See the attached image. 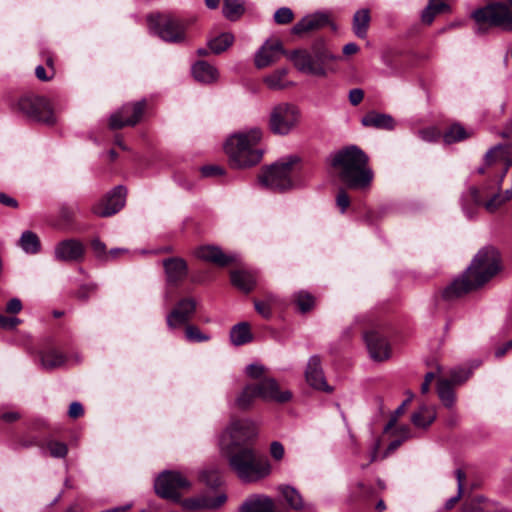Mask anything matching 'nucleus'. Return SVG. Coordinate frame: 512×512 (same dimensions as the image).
<instances>
[{"label": "nucleus", "instance_id": "f257e3e1", "mask_svg": "<svg viewBox=\"0 0 512 512\" xmlns=\"http://www.w3.org/2000/svg\"><path fill=\"white\" fill-rule=\"evenodd\" d=\"M500 255L493 247L481 249L464 274L443 291L446 300H452L487 283L500 271Z\"/></svg>", "mask_w": 512, "mask_h": 512}, {"label": "nucleus", "instance_id": "f03ea898", "mask_svg": "<svg viewBox=\"0 0 512 512\" xmlns=\"http://www.w3.org/2000/svg\"><path fill=\"white\" fill-rule=\"evenodd\" d=\"M327 161L349 188L366 189L371 185L374 173L368 165V156L358 146L339 149L331 153Z\"/></svg>", "mask_w": 512, "mask_h": 512}, {"label": "nucleus", "instance_id": "7ed1b4c3", "mask_svg": "<svg viewBox=\"0 0 512 512\" xmlns=\"http://www.w3.org/2000/svg\"><path fill=\"white\" fill-rule=\"evenodd\" d=\"M222 454L227 457L230 469L244 483H255L267 478L272 466L266 456L260 455L251 445L226 447L225 437L220 442Z\"/></svg>", "mask_w": 512, "mask_h": 512}, {"label": "nucleus", "instance_id": "20e7f679", "mask_svg": "<svg viewBox=\"0 0 512 512\" xmlns=\"http://www.w3.org/2000/svg\"><path fill=\"white\" fill-rule=\"evenodd\" d=\"M262 139V130L258 127L231 135L224 144V150L231 166L248 168L258 164L263 150L258 144Z\"/></svg>", "mask_w": 512, "mask_h": 512}, {"label": "nucleus", "instance_id": "39448f33", "mask_svg": "<svg viewBox=\"0 0 512 512\" xmlns=\"http://www.w3.org/2000/svg\"><path fill=\"white\" fill-rule=\"evenodd\" d=\"M287 57L300 72L320 77L327 75L329 62L336 59L323 40L315 41L309 50H294Z\"/></svg>", "mask_w": 512, "mask_h": 512}, {"label": "nucleus", "instance_id": "423d86ee", "mask_svg": "<svg viewBox=\"0 0 512 512\" xmlns=\"http://www.w3.org/2000/svg\"><path fill=\"white\" fill-rule=\"evenodd\" d=\"M195 18H179L171 14H149V30L169 43H182L186 40V30L195 22Z\"/></svg>", "mask_w": 512, "mask_h": 512}, {"label": "nucleus", "instance_id": "0eeeda50", "mask_svg": "<svg viewBox=\"0 0 512 512\" xmlns=\"http://www.w3.org/2000/svg\"><path fill=\"white\" fill-rule=\"evenodd\" d=\"M472 17L477 25V33H484L488 27L512 31V0L488 4L475 10Z\"/></svg>", "mask_w": 512, "mask_h": 512}, {"label": "nucleus", "instance_id": "6e6552de", "mask_svg": "<svg viewBox=\"0 0 512 512\" xmlns=\"http://www.w3.org/2000/svg\"><path fill=\"white\" fill-rule=\"evenodd\" d=\"M299 163L297 156H288L273 163L258 176L259 183L273 191H287L293 188L292 174Z\"/></svg>", "mask_w": 512, "mask_h": 512}, {"label": "nucleus", "instance_id": "1a4fd4ad", "mask_svg": "<svg viewBox=\"0 0 512 512\" xmlns=\"http://www.w3.org/2000/svg\"><path fill=\"white\" fill-rule=\"evenodd\" d=\"M300 119V110L295 105L282 102L271 108L268 127L273 134L286 136L296 129Z\"/></svg>", "mask_w": 512, "mask_h": 512}, {"label": "nucleus", "instance_id": "9d476101", "mask_svg": "<svg viewBox=\"0 0 512 512\" xmlns=\"http://www.w3.org/2000/svg\"><path fill=\"white\" fill-rule=\"evenodd\" d=\"M190 486L188 479L177 471H163L154 482L155 493L173 502H180L181 490H187Z\"/></svg>", "mask_w": 512, "mask_h": 512}, {"label": "nucleus", "instance_id": "9b49d317", "mask_svg": "<svg viewBox=\"0 0 512 512\" xmlns=\"http://www.w3.org/2000/svg\"><path fill=\"white\" fill-rule=\"evenodd\" d=\"M17 108L32 120L51 125L55 123V117L49 101L38 96L21 97Z\"/></svg>", "mask_w": 512, "mask_h": 512}, {"label": "nucleus", "instance_id": "f8f14e48", "mask_svg": "<svg viewBox=\"0 0 512 512\" xmlns=\"http://www.w3.org/2000/svg\"><path fill=\"white\" fill-rule=\"evenodd\" d=\"M257 435L255 424L248 420H235L230 423L220 437L219 443L225 437L226 447H244L250 445Z\"/></svg>", "mask_w": 512, "mask_h": 512}, {"label": "nucleus", "instance_id": "ddd939ff", "mask_svg": "<svg viewBox=\"0 0 512 512\" xmlns=\"http://www.w3.org/2000/svg\"><path fill=\"white\" fill-rule=\"evenodd\" d=\"M127 189L122 186L113 188L104 199L92 206V212L99 217H109L118 213L126 203Z\"/></svg>", "mask_w": 512, "mask_h": 512}, {"label": "nucleus", "instance_id": "4468645a", "mask_svg": "<svg viewBox=\"0 0 512 512\" xmlns=\"http://www.w3.org/2000/svg\"><path fill=\"white\" fill-rule=\"evenodd\" d=\"M197 304L194 297L181 298L166 316L168 328L175 330L187 324L196 313Z\"/></svg>", "mask_w": 512, "mask_h": 512}, {"label": "nucleus", "instance_id": "2eb2a0df", "mask_svg": "<svg viewBox=\"0 0 512 512\" xmlns=\"http://www.w3.org/2000/svg\"><path fill=\"white\" fill-rule=\"evenodd\" d=\"M145 105L144 100L123 105L110 116L109 127L111 129H121L125 126L136 125L144 113Z\"/></svg>", "mask_w": 512, "mask_h": 512}, {"label": "nucleus", "instance_id": "dca6fc26", "mask_svg": "<svg viewBox=\"0 0 512 512\" xmlns=\"http://www.w3.org/2000/svg\"><path fill=\"white\" fill-rule=\"evenodd\" d=\"M255 393L258 398L264 401L277 403H286L292 399V393L289 390H281L276 379L265 377L260 382L254 384Z\"/></svg>", "mask_w": 512, "mask_h": 512}, {"label": "nucleus", "instance_id": "f3484780", "mask_svg": "<svg viewBox=\"0 0 512 512\" xmlns=\"http://www.w3.org/2000/svg\"><path fill=\"white\" fill-rule=\"evenodd\" d=\"M508 154V148L501 144L492 147L485 154V165L487 167H492L494 165L501 167V173L496 183L498 190H501L502 183L508 172V169L509 167H512V159Z\"/></svg>", "mask_w": 512, "mask_h": 512}, {"label": "nucleus", "instance_id": "a211bd4d", "mask_svg": "<svg viewBox=\"0 0 512 512\" xmlns=\"http://www.w3.org/2000/svg\"><path fill=\"white\" fill-rule=\"evenodd\" d=\"M84 255L85 246L77 239L60 241L54 248V257L61 262H80Z\"/></svg>", "mask_w": 512, "mask_h": 512}, {"label": "nucleus", "instance_id": "6ab92c4d", "mask_svg": "<svg viewBox=\"0 0 512 512\" xmlns=\"http://www.w3.org/2000/svg\"><path fill=\"white\" fill-rule=\"evenodd\" d=\"M305 378L309 386L313 389L327 393L332 392V388L326 381L321 365V359L318 355H313L309 358L305 370Z\"/></svg>", "mask_w": 512, "mask_h": 512}, {"label": "nucleus", "instance_id": "aec40b11", "mask_svg": "<svg viewBox=\"0 0 512 512\" xmlns=\"http://www.w3.org/2000/svg\"><path fill=\"white\" fill-rule=\"evenodd\" d=\"M364 340L370 357L374 361H384L390 357L391 349L388 341L377 331L365 333Z\"/></svg>", "mask_w": 512, "mask_h": 512}, {"label": "nucleus", "instance_id": "412c9836", "mask_svg": "<svg viewBox=\"0 0 512 512\" xmlns=\"http://www.w3.org/2000/svg\"><path fill=\"white\" fill-rule=\"evenodd\" d=\"M283 54L286 52L279 40L266 41L255 55V65L260 69L267 67L278 61Z\"/></svg>", "mask_w": 512, "mask_h": 512}, {"label": "nucleus", "instance_id": "4be33fe9", "mask_svg": "<svg viewBox=\"0 0 512 512\" xmlns=\"http://www.w3.org/2000/svg\"><path fill=\"white\" fill-rule=\"evenodd\" d=\"M227 501V495L220 493L215 497L210 496H198L184 500H180L181 505L188 511L197 510H215L221 507Z\"/></svg>", "mask_w": 512, "mask_h": 512}, {"label": "nucleus", "instance_id": "5701e85b", "mask_svg": "<svg viewBox=\"0 0 512 512\" xmlns=\"http://www.w3.org/2000/svg\"><path fill=\"white\" fill-rule=\"evenodd\" d=\"M194 254L198 259L220 267L227 266L236 260L235 255H227L219 247L213 245L200 246L195 249Z\"/></svg>", "mask_w": 512, "mask_h": 512}, {"label": "nucleus", "instance_id": "b1692460", "mask_svg": "<svg viewBox=\"0 0 512 512\" xmlns=\"http://www.w3.org/2000/svg\"><path fill=\"white\" fill-rule=\"evenodd\" d=\"M166 279L169 284L177 285L182 282L188 274V267L185 260L172 257L163 261Z\"/></svg>", "mask_w": 512, "mask_h": 512}, {"label": "nucleus", "instance_id": "393cba45", "mask_svg": "<svg viewBox=\"0 0 512 512\" xmlns=\"http://www.w3.org/2000/svg\"><path fill=\"white\" fill-rule=\"evenodd\" d=\"M469 191L474 203L477 205H483L489 213L496 212L506 202L512 199V197H507L506 191L501 192L497 189V192L493 193L487 201L483 202L480 190L478 188L471 187Z\"/></svg>", "mask_w": 512, "mask_h": 512}, {"label": "nucleus", "instance_id": "a878e982", "mask_svg": "<svg viewBox=\"0 0 512 512\" xmlns=\"http://www.w3.org/2000/svg\"><path fill=\"white\" fill-rule=\"evenodd\" d=\"M239 512H275V504L267 495L253 494L245 499Z\"/></svg>", "mask_w": 512, "mask_h": 512}, {"label": "nucleus", "instance_id": "bb28decb", "mask_svg": "<svg viewBox=\"0 0 512 512\" xmlns=\"http://www.w3.org/2000/svg\"><path fill=\"white\" fill-rule=\"evenodd\" d=\"M328 23V15L325 13L317 12L311 15H307L303 17L299 22H297L292 28V33L302 34L305 32L318 30L326 26Z\"/></svg>", "mask_w": 512, "mask_h": 512}, {"label": "nucleus", "instance_id": "cd10ccee", "mask_svg": "<svg viewBox=\"0 0 512 512\" xmlns=\"http://www.w3.org/2000/svg\"><path fill=\"white\" fill-rule=\"evenodd\" d=\"M278 491L287 505L296 511H312V505L305 503L301 493L291 485H280Z\"/></svg>", "mask_w": 512, "mask_h": 512}, {"label": "nucleus", "instance_id": "c85d7f7f", "mask_svg": "<svg viewBox=\"0 0 512 512\" xmlns=\"http://www.w3.org/2000/svg\"><path fill=\"white\" fill-rule=\"evenodd\" d=\"M361 123L365 127H373L376 129L393 130L395 121L389 114L378 113L376 111L368 112L362 119Z\"/></svg>", "mask_w": 512, "mask_h": 512}, {"label": "nucleus", "instance_id": "c756f323", "mask_svg": "<svg viewBox=\"0 0 512 512\" xmlns=\"http://www.w3.org/2000/svg\"><path fill=\"white\" fill-rule=\"evenodd\" d=\"M192 75L198 82L210 84L217 81L218 70L206 61H198L192 66Z\"/></svg>", "mask_w": 512, "mask_h": 512}, {"label": "nucleus", "instance_id": "7c9ffc66", "mask_svg": "<svg viewBox=\"0 0 512 512\" xmlns=\"http://www.w3.org/2000/svg\"><path fill=\"white\" fill-rule=\"evenodd\" d=\"M232 284L243 292H250L256 285L254 273L246 270H235L231 272Z\"/></svg>", "mask_w": 512, "mask_h": 512}, {"label": "nucleus", "instance_id": "2f4dec72", "mask_svg": "<svg viewBox=\"0 0 512 512\" xmlns=\"http://www.w3.org/2000/svg\"><path fill=\"white\" fill-rule=\"evenodd\" d=\"M41 365L46 370H53L63 366L66 356L55 348L44 350L40 354Z\"/></svg>", "mask_w": 512, "mask_h": 512}, {"label": "nucleus", "instance_id": "473e14b6", "mask_svg": "<svg viewBox=\"0 0 512 512\" xmlns=\"http://www.w3.org/2000/svg\"><path fill=\"white\" fill-rule=\"evenodd\" d=\"M436 419V412L433 407L422 405L411 416V422L417 428H426Z\"/></svg>", "mask_w": 512, "mask_h": 512}, {"label": "nucleus", "instance_id": "72a5a7b5", "mask_svg": "<svg viewBox=\"0 0 512 512\" xmlns=\"http://www.w3.org/2000/svg\"><path fill=\"white\" fill-rule=\"evenodd\" d=\"M253 335L250 326L246 322H241L232 327L230 331V340L235 346H241L252 341Z\"/></svg>", "mask_w": 512, "mask_h": 512}, {"label": "nucleus", "instance_id": "f704fd0d", "mask_svg": "<svg viewBox=\"0 0 512 512\" xmlns=\"http://www.w3.org/2000/svg\"><path fill=\"white\" fill-rule=\"evenodd\" d=\"M370 11L368 9L358 10L353 16V31L361 39L366 38L370 24Z\"/></svg>", "mask_w": 512, "mask_h": 512}, {"label": "nucleus", "instance_id": "c9c22d12", "mask_svg": "<svg viewBox=\"0 0 512 512\" xmlns=\"http://www.w3.org/2000/svg\"><path fill=\"white\" fill-rule=\"evenodd\" d=\"M19 246L25 253L36 254L41 249L40 239L36 233L27 230L24 231L18 241Z\"/></svg>", "mask_w": 512, "mask_h": 512}, {"label": "nucleus", "instance_id": "e433bc0d", "mask_svg": "<svg viewBox=\"0 0 512 512\" xmlns=\"http://www.w3.org/2000/svg\"><path fill=\"white\" fill-rule=\"evenodd\" d=\"M437 393L439 396V399L441 400L442 404L448 408L452 409L454 407L456 397L454 389L451 385V382L448 380H440L437 383Z\"/></svg>", "mask_w": 512, "mask_h": 512}, {"label": "nucleus", "instance_id": "4c0bfd02", "mask_svg": "<svg viewBox=\"0 0 512 512\" xmlns=\"http://www.w3.org/2000/svg\"><path fill=\"white\" fill-rule=\"evenodd\" d=\"M449 9L446 0H429L427 7L422 12V21L431 24L435 16Z\"/></svg>", "mask_w": 512, "mask_h": 512}, {"label": "nucleus", "instance_id": "58836bf2", "mask_svg": "<svg viewBox=\"0 0 512 512\" xmlns=\"http://www.w3.org/2000/svg\"><path fill=\"white\" fill-rule=\"evenodd\" d=\"M234 42V36L231 33H222L208 42L209 49L214 54H220L227 50Z\"/></svg>", "mask_w": 512, "mask_h": 512}, {"label": "nucleus", "instance_id": "ea45409f", "mask_svg": "<svg viewBox=\"0 0 512 512\" xmlns=\"http://www.w3.org/2000/svg\"><path fill=\"white\" fill-rule=\"evenodd\" d=\"M223 15L229 20L238 19L244 12V6L240 0H224Z\"/></svg>", "mask_w": 512, "mask_h": 512}, {"label": "nucleus", "instance_id": "a19ab883", "mask_svg": "<svg viewBox=\"0 0 512 512\" xmlns=\"http://www.w3.org/2000/svg\"><path fill=\"white\" fill-rule=\"evenodd\" d=\"M183 326L185 339L188 342L201 343L210 340V335L203 333L198 326L190 324L189 322Z\"/></svg>", "mask_w": 512, "mask_h": 512}, {"label": "nucleus", "instance_id": "79ce46f5", "mask_svg": "<svg viewBox=\"0 0 512 512\" xmlns=\"http://www.w3.org/2000/svg\"><path fill=\"white\" fill-rule=\"evenodd\" d=\"M255 398H258V395L255 393L254 384L247 385L237 397L236 404L240 409H247L252 405Z\"/></svg>", "mask_w": 512, "mask_h": 512}, {"label": "nucleus", "instance_id": "37998d69", "mask_svg": "<svg viewBox=\"0 0 512 512\" xmlns=\"http://www.w3.org/2000/svg\"><path fill=\"white\" fill-rule=\"evenodd\" d=\"M467 137L466 130L459 124L452 125L443 135L444 142L447 144L461 141Z\"/></svg>", "mask_w": 512, "mask_h": 512}, {"label": "nucleus", "instance_id": "c03bdc74", "mask_svg": "<svg viewBox=\"0 0 512 512\" xmlns=\"http://www.w3.org/2000/svg\"><path fill=\"white\" fill-rule=\"evenodd\" d=\"M294 297L298 309L302 313H306L314 307L315 299L311 294L305 291H299L298 293L295 294Z\"/></svg>", "mask_w": 512, "mask_h": 512}, {"label": "nucleus", "instance_id": "a18cd8bd", "mask_svg": "<svg viewBox=\"0 0 512 512\" xmlns=\"http://www.w3.org/2000/svg\"><path fill=\"white\" fill-rule=\"evenodd\" d=\"M44 449L49 451V454L53 458H64L68 453V447L65 443L49 440L44 444Z\"/></svg>", "mask_w": 512, "mask_h": 512}, {"label": "nucleus", "instance_id": "49530a36", "mask_svg": "<svg viewBox=\"0 0 512 512\" xmlns=\"http://www.w3.org/2000/svg\"><path fill=\"white\" fill-rule=\"evenodd\" d=\"M287 74L286 69H279L264 78V83L273 90L281 89L284 87L283 79Z\"/></svg>", "mask_w": 512, "mask_h": 512}, {"label": "nucleus", "instance_id": "de8ad7c7", "mask_svg": "<svg viewBox=\"0 0 512 512\" xmlns=\"http://www.w3.org/2000/svg\"><path fill=\"white\" fill-rule=\"evenodd\" d=\"M412 397H413V395L411 394L410 397L408 399H406L405 401H403L402 404L394 411L390 420L388 421V423L386 424V426L384 428V432L390 431L395 426V424L398 421V418L405 412L406 406L409 404Z\"/></svg>", "mask_w": 512, "mask_h": 512}, {"label": "nucleus", "instance_id": "09e8293b", "mask_svg": "<svg viewBox=\"0 0 512 512\" xmlns=\"http://www.w3.org/2000/svg\"><path fill=\"white\" fill-rule=\"evenodd\" d=\"M294 14L288 7L279 8L274 14V21L277 24H288L293 20Z\"/></svg>", "mask_w": 512, "mask_h": 512}, {"label": "nucleus", "instance_id": "8fccbe9b", "mask_svg": "<svg viewBox=\"0 0 512 512\" xmlns=\"http://www.w3.org/2000/svg\"><path fill=\"white\" fill-rule=\"evenodd\" d=\"M21 320L16 316H5L0 314V328L4 330H13L19 324H21Z\"/></svg>", "mask_w": 512, "mask_h": 512}, {"label": "nucleus", "instance_id": "3c124183", "mask_svg": "<svg viewBox=\"0 0 512 512\" xmlns=\"http://www.w3.org/2000/svg\"><path fill=\"white\" fill-rule=\"evenodd\" d=\"M91 247L96 257L100 260L107 261L108 254L106 252V245L99 239H94L91 242Z\"/></svg>", "mask_w": 512, "mask_h": 512}, {"label": "nucleus", "instance_id": "603ef678", "mask_svg": "<svg viewBox=\"0 0 512 512\" xmlns=\"http://www.w3.org/2000/svg\"><path fill=\"white\" fill-rule=\"evenodd\" d=\"M417 135L426 142H434L440 137L439 131L434 127L419 130Z\"/></svg>", "mask_w": 512, "mask_h": 512}, {"label": "nucleus", "instance_id": "864d4df0", "mask_svg": "<svg viewBox=\"0 0 512 512\" xmlns=\"http://www.w3.org/2000/svg\"><path fill=\"white\" fill-rule=\"evenodd\" d=\"M284 454H285V449H284V446L282 443H280L279 441H273L270 444V455L274 460H276V461L282 460L284 457Z\"/></svg>", "mask_w": 512, "mask_h": 512}, {"label": "nucleus", "instance_id": "5fc2aeb1", "mask_svg": "<svg viewBox=\"0 0 512 512\" xmlns=\"http://www.w3.org/2000/svg\"><path fill=\"white\" fill-rule=\"evenodd\" d=\"M254 307L258 314H260L263 318L269 319L272 316V307L265 304L261 300L254 301Z\"/></svg>", "mask_w": 512, "mask_h": 512}, {"label": "nucleus", "instance_id": "6e6d98bb", "mask_svg": "<svg viewBox=\"0 0 512 512\" xmlns=\"http://www.w3.org/2000/svg\"><path fill=\"white\" fill-rule=\"evenodd\" d=\"M265 372V367L260 364H250L246 367V373L253 379L260 378Z\"/></svg>", "mask_w": 512, "mask_h": 512}, {"label": "nucleus", "instance_id": "4d7b16f0", "mask_svg": "<svg viewBox=\"0 0 512 512\" xmlns=\"http://www.w3.org/2000/svg\"><path fill=\"white\" fill-rule=\"evenodd\" d=\"M336 202H337V205L339 206L342 213H344L345 210L349 207L350 198H349L348 194L343 189H341L338 192L337 197H336Z\"/></svg>", "mask_w": 512, "mask_h": 512}, {"label": "nucleus", "instance_id": "13d9d810", "mask_svg": "<svg viewBox=\"0 0 512 512\" xmlns=\"http://www.w3.org/2000/svg\"><path fill=\"white\" fill-rule=\"evenodd\" d=\"M201 173L205 177L218 176L224 173L222 167L217 165H207L201 168Z\"/></svg>", "mask_w": 512, "mask_h": 512}, {"label": "nucleus", "instance_id": "bf43d9fd", "mask_svg": "<svg viewBox=\"0 0 512 512\" xmlns=\"http://www.w3.org/2000/svg\"><path fill=\"white\" fill-rule=\"evenodd\" d=\"M0 204L13 209H17L19 206L18 201L14 197L4 192H0Z\"/></svg>", "mask_w": 512, "mask_h": 512}, {"label": "nucleus", "instance_id": "052dcab7", "mask_svg": "<svg viewBox=\"0 0 512 512\" xmlns=\"http://www.w3.org/2000/svg\"><path fill=\"white\" fill-rule=\"evenodd\" d=\"M5 310L7 313L17 314L22 310V303L18 298H12L6 304Z\"/></svg>", "mask_w": 512, "mask_h": 512}, {"label": "nucleus", "instance_id": "680f3d73", "mask_svg": "<svg viewBox=\"0 0 512 512\" xmlns=\"http://www.w3.org/2000/svg\"><path fill=\"white\" fill-rule=\"evenodd\" d=\"M364 98V92L362 89L355 88L350 90L349 92V101L353 106H356L361 103Z\"/></svg>", "mask_w": 512, "mask_h": 512}, {"label": "nucleus", "instance_id": "e2e57ef3", "mask_svg": "<svg viewBox=\"0 0 512 512\" xmlns=\"http://www.w3.org/2000/svg\"><path fill=\"white\" fill-rule=\"evenodd\" d=\"M84 414V409H83V406L80 402H72L70 407H69V410H68V415L73 418V419H76V418H79L80 416H82Z\"/></svg>", "mask_w": 512, "mask_h": 512}, {"label": "nucleus", "instance_id": "0e129e2a", "mask_svg": "<svg viewBox=\"0 0 512 512\" xmlns=\"http://www.w3.org/2000/svg\"><path fill=\"white\" fill-rule=\"evenodd\" d=\"M452 382L460 384L465 382L469 378V372L465 370H453L450 374Z\"/></svg>", "mask_w": 512, "mask_h": 512}, {"label": "nucleus", "instance_id": "69168bd1", "mask_svg": "<svg viewBox=\"0 0 512 512\" xmlns=\"http://www.w3.org/2000/svg\"><path fill=\"white\" fill-rule=\"evenodd\" d=\"M35 75L41 81H48L53 78L54 72L50 71V74H48L46 69L43 66L39 65L35 69Z\"/></svg>", "mask_w": 512, "mask_h": 512}, {"label": "nucleus", "instance_id": "338daca9", "mask_svg": "<svg viewBox=\"0 0 512 512\" xmlns=\"http://www.w3.org/2000/svg\"><path fill=\"white\" fill-rule=\"evenodd\" d=\"M481 499H472L470 501H465L462 505L463 512H477L476 504H479Z\"/></svg>", "mask_w": 512, "mask_h": 512}, {"label": "nucleus", "instance_id": "774afa93", "mask_svg": "<svg viewBox=\"0 0 512 512\" xmlns=\"http://www.w3.org/2000/svg\"><path fill=\"white\" fill-rule=\"evenodd\" d=\"M500 135L512 144V119L505 124Z\"/></svg>", "mask_w": 512, "mask_h": 512}]
</instances>
